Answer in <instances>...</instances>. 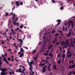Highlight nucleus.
I'll use <instances>...</instances> for the list:
<instances>
[{"label":"nucleus","mask_w":75,"mask_h":75,"mask_svg":"<svg viewBox=\"0 0 75 75\" xmlns=\"http://www.w3.org/2000/svg\"><path fill=\"white\" fill-rule=\"evenodd\" d=\"M0 70L2 71L1 74V75H4V72H5L6 70H7V69L5 68H2V67H0Z\"/></svg>","instance_id":"1"},{"label":"nucleus","mask_w":75,"mask_h":75,"mask_svg":"<svg viewBox=\"0 0 75 75\" xmlns=\"http://www.w3.org/2000/svg\"><path fill=\"white\" fill-rule=\"evenodd\" d=\"M34 64V63L33 62H30V63L29 64V65L30 66L29 68V69L31 71V72H32L33 71V67H32V64Z\"/></svg>","instance_id":"2"},{"label":"nucleus","mask_w":75,"mask_h":75,"mask_svg":"<svg viewBox=\"0 0 75 75\" xmlns=\"http://www.w3.org/2000/svg\"><path fill=\"white\" fill-rule=\"evenodd\" d=\"M69 40V39H67V40L66 41L65 43L64 44V45H67V47L68 46H69V47H70V44L69 43V42H68Z\"/></svg>","instance_id":"3"},{"label":"nucleus","mask_w":75,"mask_h":75,"mask_svg":"<svg viewBox=\"0 0 75 75\" xmlns=\"http://www.w3.org/2000/svg\"><path fill=\"white\" fill-rule=\"evenodd\" d=\"M47 67V66H44V67H43V70H42V72H43V73H45V71H46V68Z\"/></svg>","instance_id":"4"},{"label":"nucleus","mask_w":75,"mask_h":75,"mask_svg":"<svg viewBox=\"0 0 75 75\" xmlns=\"http://www.w3.org/2000/svg\"><path fill=\"white\" fill-rule=\"evenodd\" d=\"M6 58L5 57L4 59H3V61H4V62H5L7 64H9L8 61H7L6 60Z\"/></svg>","instance_id":"5"},{"label":"nucleus","mask_w":75,"mask_h":75,"mask_svg":"<svg viewBox=\"0 0 75 75\" xmlns=\"http://www.w3.org/2000/svg\"><path fill=\"white\" fill-rule=\"evenodd\" d=\"M71 32L70 31H69V33L68 34L66 35V36H67V37H69V36H71Z\"/></svg>","instance_id":"6"},{"label":"nucleus","mask_w":75,"mask_h":75,"mask_svg":"<svg viewBox=\"0 0 75 75\" xmlns=\"http://www.w3.org/2000/svg\"><path fill=\"white\" fill-rule=\"evenodd\" d=\"M22 69L19 68V69H17L16 70V72H20V73H21L22 72Z\"/></svg>","instance_id":"7"},{"label":"nucleus","mask_w":75,"mask_h":75,"mask_svg":"<svg viewBox=\"0 0 75 75\" xmlns=\"http://www.w3.org/2000/svg\"><path fill=\"white\" fill-rule=\"evenodd\" d=\"M71 26L72 28V29H73V27L74 25V22H73V21H71Z\"/></svg>","instance_id":"8"},{"label":"nucleus","mask_w":75,"mask_h":75,"mask_svg":"<svg viewBox=\"0 0 75 75\" xmlns=\"http://www.w3.org/2000/svg\"><path fill=\"white\" fill-rule=\"evenodd\" d=\"M74 67L75 66H74V65H72L71 66V64H70L69 66V69H72L73 67Z\"/></svg>","instance_id":"9"},{"label":"nucleus","mask_w":75,"mask_h":75,"mask_svg":"<svg viewBox=\"0 0 75 75\" xmlns=\"http://www.w3.org/2000/svg\"><path fill=\"white\" fill-rule=\"evenodd\" d=\"M57 21L58 22V23L57 24V25H56V26H57V25H59V24H60L61 21V20H57Z\"/></svg>","instance_id":"10"},{"label":"nucleus","mask_w":75,"mask_h":75,"mask_svg":"<svg viewBox=\"0 0 75 75\" xmlns=\"http://www.w3.org/2000/svg\"><path fill=\"white\" fill-rule=\"evenodd\" d=\"M16 16H17V15L16 14H13V15L12 16V20H13L15 17H16Z\"/></svg>","instance_id":"11"},{"label":"nucleus","mask_w":75,"mask_h":75,"mask_svg":"<svg viewBox=\"0 0 75 75\" xmlns=\"http://www.w3.org/2000/svg\"><path fill=\"white\" fill-rule=\"evenodd\" d=\"M15 3L17 6H19L20 5V2L19 1H16Z\"/></svg>","instance_id":"12"},{"label":"nucleus","mask_w":75,"mask_h":75,"mask_svg":"<svg viewBox=\"0 0 75 75\" xmlns=\"http://www.w3.org/2000/svg\"><path fill=\"white\" fill-rule=\"evenodd\" d=\"M16 43H14L13 44V46H15L16 49H17L18 48V46L17 45H16Z\"/></svg>","instance_id":"13"},{"label":"nucleus","mask_w":75,"mask_h":75,"mask_svg":"<svg viewBox=\"0 0 75 75\" xmlns=\"http://www.w3.org/2000/svg\"><path fill=\"white\" fill-rule=\"evenodd\" d=\"M13 23L14 24V25H19V23H16L15 21H13Z\"/></svg>","instance_id":"14"},{"label":"nucleus","mask_w":75,"mask_h":75,"mask_svg":"<svg viewBox=\"0 0 75 75\" xmlns=\"http://www.w3.org/2000/svg\"><path fill=\"white\" fill-rule=\"evenodd\" d=\"M53 45H50L49 46L48 49L50 50L52 48V47H53Z\"/></svg>","instance_id":"15"},{"label":"nucleus","mask_w":75,"mask_h":75,"mask_svg":"<svg viewBox=\"0 0 75 75\" xmlns=\"http://www.w3.org/2000/svg\"><path fill=\"white\" fill-rule=\"evenodd\" d=\"M72 54L71 53H70V54H68L67 56L68 58H69V57H71V56H72Z\"/></svg>","instance_id":"16"},{"label":"nucleus","mask_w":75,"mask_h":75,"mask_svg":"<svg viewBox=\"0 0 75 75\" xmlns=\"http://www.w3.org/2000/svg\"><path fill=\"white\" fill-rule=\"evenodd\" d=\"M24 54V53H23L21 54H21L20 55V56H19V57H23V56Z\"/></svg>","instance_id":"17"},{"label":"nucleus","mask_w":75,"mask_h":75,"mask_svg":"<svg viewBox=\"0 0 75 75\" xmlns=\"http://www.w3.org/2000/svg\"><path fill=\"white\" fill-rule=\"evenodd\" d=\"M62 57H63L64 59L65 58V54H64V53H63V54L62 55Z\"/></svg>","instance_id":"18"},{"label":"nucleus","mask_w":75,"mask_h":75,"mask_svg":"<svg viewBox=\"0 0 75 75\" xmlns=\"http://www.w3.org/2000/svg\"><path fill=\"white\" fill-rule=\"evenodd\" d=\"M61 56V54L60 53H59L57 55V57H60Z\"/></svg>","instance_id":"19"},{"label":"nucleus","mask_w":75,"mask_h":75,"mask_svg":"<svg viewBox=\"0 0 75 75\" xmlns=\"http://www.w3.org/2000/svg\"><path fill=\"white\" fill-rule=\"evenodd\" d=\"M2 64V61L1 59V60H0V67H1V64Z\"/></svg>","instance_id":"20"},{"label":"nucleus","mask_w":75,"mask_h":75,"mask_svg":"<svg viewBox=\"0 0 75 75\" xmlns=\"http://www.w3.org/2000/svg\"><path fill=\"white\" fill-rule=\"evenodd\" d=\"M36 50L35 49L33 50V54H34V53H36Z\"/></svg>","instance_id":"21"},{"label":"nucleus","mask_w":75,"mask_h":75,"mask_svg":"<svg viewBox=\"0 0 75 75\" xmlns=\"http://www.w3.org/2000/svg\"><path fill=\"white\" fill-rule=\"evenodd\" d=\"M52 53V52H50L49 54V56H50V57H53V56H52V54H51Z\"/></svg>","instance_id":"22"},{"label":"nucleus","mask_w":75,"mask_h":75,"mask_svg":"<svg viewBox=\"0 0 75 75\" xmlns=\"http://www.w3.org/2000/svg\"><path fill=\"white\" fill-rule=\"evenodd\" d=\"M73 63H73H74V61H73V60H72V61L70 60V62H69V63L70 64H71V63Z\"/></svg>","instance_id":"23"},{"label":"nucleus","mask_w":75,"mask_h":75,"mask_svg":"<svg viewBox=\"0 0 75 75\" xmlns=\"http://www.w3.org/2000/svg\"><path fill=\"white\" fill-rule=\"evenodd\" d=\"M8 22V26H9L10 23H11V20H9Z\"/></svg>","instance_id":"24"},{"label":"nucleus","mask_w":75,"mask_h":75,"mask_svg":"<svg viewBox=\"0 0 75 75\" xmlns=\"http://www.w3.org/2000/svg\"><path fill=\"white\" fill-rule=\"evenodd\" d=\"M6 32H4V33H3V34H2V35H4V36H6Z\"/></svg>","instance_id":"25"},{"label":"nucleus","mask_w":75,"mask_h":75,"mask_svg":"<svg viewBox=\"0 0 75 75\" xmlns=\"http://www.w3.org/2000/svg\"><path fill=\"white\" fill-rule=\"evenodd\" d=\"M23 25H21V26H20V28L21 29H22V28H23Z\"/></svg>","instance_id":"26"},{"label":"nucleus","mask_w":75,"mask_h":75,"mask_svg":"<svg viewBox=\"0 0 75 75\" xmlns=\"http://www.w3.org/2000/svg\"><path fill=\"white\" fill-rule=\"evenodd\" d=\"M21 52H23V48H21Z\"/></svg>","instance_id":"27"},{"label":"nucleus","mask_w":75,"mask_h":75,"mask_svg":"<svg viewBox=\"0 0 75 75\" xmlns=\"http://www.w3.org/2000/svg\"><path fill=\"white\" fill-rule=\"evenodd\" d=\"M17 57H15V60L17 62H19V60H17Z\"/></svg>","instance_id":"28"},{"label":"nucleus","mask_w":75,"mask_h":75,"mask_svg":"<svg viewBox=\"0 0 75 75\" xmlns=\"http://www.w3.org/2000/svg\"><path fill=\"white\" fill-rule=\"evenodd\" d=\"M23 47H24V48H25V49H28V47H25V46H23Z\"/></svg>","instance_id":"29"},{"label":"nucleus","mask_w":75,"mask_h":75,"mask_svg":"<svg viewBox=\"0 0 75 75\" xmlns=\"http://www.w3.org/2000/svg\"><path fill=\"white\" fill-rule=\"evenodd\" d=\"M53 68H54V70H56V66L55 65H54L53 66Z\"/></svg>","instance_id":"30"},{"label":"nucleus","mask_w":75,"mask_h":75,"mask_svg":"<svg viewBox=\"0 0 75 75\" xmlns=\"http://www.w3.org/2000/svg\"><path fill=\"white\" fill-rule=\"evenodd\" d=\"M20 4L21 5H23V2H22V1H21V2H20Z\"/></svg>","instance_id":"31"},{"label":"nucleus","mask_w":75,"mask_h":75,"mask_svg":"<svg viewBox=\"0 0 75 75\" xmlns=\"http://www.w3.org/2000/svg\"><path fill=\"white\" fill-rule=\"evenodd\" d=\"M64 43V42H63V41L62 42V46H63Z\"/></svg>","instance_id":"32"},{"label":"nucleus","mask_w":75,"mask_h":75,"mask_svg":"<svg viewBox=\"0 0 75 75\" xmlns=\"http://www.w3.org/2000/svg\"><path fill=\"white\" fill-rule=\"evenodd\" d=\"M43 54L44 55H46V56H47L48 55V54L46 53H43Z\"/></svg>","instance_id":"33"},{"label":"nucleus","mask_w":75,"mask_h":75,"mask_svg":"<svg viewBox=\"0 0 75 75\" xmlns=\"http://www.w3.org/2000/svg\"><path fill=\"white\" fill-rule=\"evenodd\" d=\"M55 31H54V29H53L52 32V33H54Z\"/></svg>","instance_id":"34"},{"label":"nucleus","mask_w":75,"mask_h":75,"mask_svg":"<svg viewBox=\"0 0 75 75\" xmlns=\"http://www.w3.org/2000/svg\"><path fill=\"white\" fill-rule=\"evenodd\" d=\"M19 29V28H17V29H15V31H17V30H18Z\"/></svg>","instance_id":"35"},{"label":"nucleus","mask_w":75,"mask_h":75,"mask_svg":"<svg viewBox=\"0 0 75 75\" xmlns=\"http://www.w3.org/2000/svg\"><path fill=\"white\" fill-rule=\"evenodd\" d=\"M60 8L61 10H62L63 9H64V7H63V6H62L61 7H60Z\"/></svg>","instance_id":"36"},{"label":"nucleus","mask_w":75,"mask_h":75,"mask_svg":"<svg viewBox=\"0 0 75 75\" xmlns=\"http://www.w3.org/2000/svg\"><path fill=\"white\" fill-rule=\"evenodd\" d=\"M55 35L56 36H59V33H58L57 34H55Z\"/></svg>","instance_id":"37"},{"label":"nucleus","mask_w":75,"mask_h":75,"mask_svg":"<svg viewBox=\"0 0 75 75\" xmlns=\"http://www.w3.org/2000/svg\"><path fill=\"white\" fill-rule=\"evenodd\" d=\"M71 21H69V27L70 26V25L71 23Z\"/></svg>","instance_id":"38"},{"label":"nucleus","mask_w":75,"mask_h":75,"mask_svg":"<svg viewBox=\"0 0 75 75\" xmlns=\"http://www.w3.org/2000/svg\"><path fill=\"white\" fill-rule=\"evenodd\" d=\"M6 16H7L8 15V12H6Z\"/></svg>","instance_id":"39"},{"label":"nucleus","mask_w":75,"mask_h":75,"mask_svg":"<svg viewBox=\"0 0 75 75\" xmlns=\"http://www.w3.org/2000/svg\"><path fill=\"white\" fill-rule=\"evenodd\" d=\"M7 53H5L4 54V56H5L6 57L7 56Z\"/></svg>","instance_id":"40"},{"label":"nucleus","mask_w":75,"mask_h":75,"mask_svg":"<svg viewBox=\"0 0 75 75\" xmlns=\"http://www.w3.org/2000/svg\"><path fill=\"white\" fill-rule=\"evenodd\" d=\"M15 6H13V8H12V11H13V9H15Z\"/></svg>","instance_id":"41"},{"label":"nucleus","mask_w":75,"mask_h":75,"mask_svg":"<svg viewBox=\"0 0 75 75\" xmlns=\"http://www.w3.org/2000/svg\"><path fill=\"white\" fill-rule=\"evenodd\" d=\"M58 64H60V60H58Z\"/></svg>","instance_id":"42"},{"label":"nucleus","mask_w":75,"mask_h":75,"mask_svg":"<svg viewBox=\"0 0 75 75\" xmlns=\"http://www.w3.org/2000/svg\"><path fill=\"white\" fill-rule=\"evenodd\" d=\"M70 73H71V74H74V71H70Z\"/></svg>","instance_id":"43"},{"label":"nucleus","mask_w":75,"mask_h":75,"mask_svg":"<svg viewBox=\"0 0 75 75\" xmlns=\"http://www.w3.org/2000/svg\"><path fill=\"white\" fill-rule=\"evenodd\" d=\"M60 35H61V36H62L63 35V33H62V31H61V33Z\"/></svg>","instance_id":"44"},{"label":"nucleus","mask_w":75,"mask_h":75,"mask_svg":"<svg viewBox=\"0 0 75 75\" xmlns=\"http://www.w3.org/2000/svg\"><path fill=\"white\" fill-rule=\"evenodd\" d=\"M67 45H65V46H64L63 47H65V48H67Z\"/></svg>","instance_id":"45"},{"label":"nucleus","mask_w":75,"mask_h":75,"mask_svg":"<svg viewBox=\"0 0 75 75\" xmlns=\"http://www.w3.org/2000/svg\"><path fill=\"white\" fill-rule=\"evenodd\" d=\"M11 59V57H8V60L9 61H10V60Z\"/></svg>","instance_id":"46"},{"label":"nucleus","mask_w":75,"mask_h":75,"mask_svg":"<svg viewBox=\"0 0 75 75\" xmlns=\"http://www.w3.org/2000/svg\"><path fill=\"white\" fill-rule=\"evenodd\" d=\"M34 60L35 61L36 60H37V58L35 57H34Z\"/></svg>","instance_id":"47"},{"label":"nucleus","mask_w":75,"mask_h":75,"mask_svg":"<svg viewBox=\"0 0 75 75\" xmlns=\"http://www.w3.org/2000/svg\"><path fill=\"white\" fill-rule=\"evenodd\" d=\"M52 1L53 2V3H55V0H52Z\"/></svg>","instance_id":"48"},{"label":"nucleus","mask_w":75,"mask_h":75,"mask_svg":"<svg viewBox=\"0 0 75 75\" xmlns=\"http://www.w3.org/2000/svg\"><path fill=\"white\" fill-rule=\"evenodd\" d=\"M64 58H62V63H64Z\"/></svg>","instance_id":"49"},{"label":"nucleus","mask_w":75,"mask_h":75,"mask_svg":"<svg viewBox=\"0 0 75 75\" xmlns=\"http://www.w3.org/2000/svg\"><path fill=\"white\" fill-rule=\"evenodd\" d=\"M67 53H68V54H69L71 53V52L69 51H69H68Z\"/></svg>","instance_id":"50"},{"label":"nucleus","mask_w":75,"mask_h":75,"mask_svg":"<svg viewBox=\"0 0 75 75\" xmlns=\"http://www.w3.org/2000/svg\"><path fill=\"white\" fill-rule=\"evenodd\" d=\"M11 32H13V30H14L12 28V29H11Z\"/></svg>","instance_id":"51"},{"label":"nucleus","mask_w":75,"mask_h":75,"mask_svg":"<svg viewBox=\"0 0 75 75\" xmlns=\"http://www.w3.org/2000/svg\"><path fill=\"white\" fill-rule=\"evenodd\" d=\"M27 62H28V64H29V59H27Z\"/></svg>","instance_id":"52"},{"label":"nucleus","mask_w":75,"mask_h":75,"mask_svg":"<svg viewBox=\"0 0 75 75\" xmlns=\"http://www.w3.org/2000/svg\"><path fill=\"white\" fill-rule=\"evenodd\" d=\"M45 63H42V66H44V65H45Z\"/></svg>","instance_id":"53"},{"label":"nucleus","mask_w":75,"mask_h":75,"mask_svg":"<svg viewBox=\"0 0 75 75\" xmlns=\"http://www.w3.org/2000/svg\"><path fill=\"white\" fill-rule=\"evenodd\" d=\"M60 51H61V50H62V48L61 46H60Z\"/></svg>","instance_id":"54"},{"label":"nucleus","mask_w":75,"mask_h":75,"mask_svg":"<svg viewBox=\"0 0 75 75\" xmlns=\"http://www.w3.org/2000/svg\"><path fill=\"white\" fill-rule=\"evenodd\" d=\"M21 72L22 73H23V74H24L25 73V71H23V69L22 71H21Z\"/></svg>","instance_id":"55"},{"label":"nucleus","mask_w":75,"mask_h":75,"mask_svg":"<svg viewBox=\"0 0 75 75\" xmlns=\"http://www.w3.org/2000/svg\"><path fill=\"white\" fill-rule=\"evenodd\" d=\"M9 73L10 74V75H12V73L11 71H10Z\"/></svg>","instance_id":"56"},{"label":"nucleus","mask_w":75,"mask_h":75,"mask_svg":"<svg viewBox=\"0 0 75 75\" xmlns=\"http://www.w3.org/2000/svg\"><path fill=\"white\" fill-rule=\"evenodd\" d=\"M7 31V32H8V29H7L6 30V32Z\"/></svg>","instance_id":"57"},{"label":"nucleus","mask_w":75,"mask_h":75,"mask_svg":"<svg viewBox=\"0 0 75 75\" xmlns=\"http://www.w3.org/2000/svg\"><path fill=\"white\" fill-rule=\"evenodd\" d=\"M48 71H51V70L50 69V68H49L48 69Z\"/></svg>","instance_id":"58"},{"label":"nucleus","mask_w":75,"mask_h":75,"mask_svg":"<svg viewBox=\"0 0 75 75\" xmlns=\"http://www.w3.org/2000/svg\"><path fill=\"white\" fill-rule=\"evenodd\" d=\"M38 56H39L38 54H37L36 55V57L38 58Z\"/></svg>","instance_id":"59"},{"label":"nucleus","mask_w":75,"mask_h":75,"mask_svg":"<svg viewBox=\"0 0 75 75\" xmlns=\"http://www.w3.org/2000/svg\"><path fill=\"white\" fill-rule=\"evenodd\" d=\"M1 43H2V44H5V43L4 42H1Z\"/></svg>","instance_id":"60"},{"label":"nucleus","mask_w":75,"mask_h":75,"mask_svg":"<svg viewBox=\"0 0 75 75\" xmlns=\"http://www.w3.org/2000/svg\"><path fill=\"white\" fill-rule=\"evenodd\" d=\"M35 72L34 71H32V74H34Z\"/></svg>","instance_id":"61"},{"label":"nucleus","mask_w":75,"mask_h":75,"mask_svg":"<svg viewBox=\"0 0 75 75\" xmlns=\"http://www.w3.org/2000/svg\"><path fill=\"white\" fill-rule=\"evenodd\" d=\"M65 29L64 26H63V30H64Z\"/></svg>","instance_id":"62"},{"label":"nucleus","mask_w":75,"mask_h":75,"mask_svg":"<svg viewBox=\"0 0 75 75\" xmlns=\"http://www.w3.org/2000/svg\"><path fill=\"white\" fill-rule=\"evenodd\" d=\"M11 57L12 59H13L14 58V56H11Z\"/></svg>","instance_id":"63"},{"label":"nucleus","mask_w":75,"mask_h":75,"mask_svg":"<svg viewBox=\"0 0 75 75\" xmlns=\"http://www.w3.org/2000/svg\"><path fill=\"white\" fill-rule=\"evenodd\" d=\"M8 38H7V40L8 41H9V40H10L9 39H8Z\"/></svg>","instance_id":"64"}]
</instances>
